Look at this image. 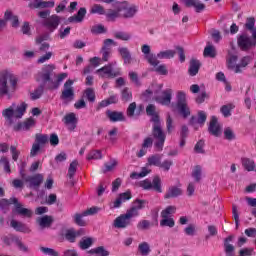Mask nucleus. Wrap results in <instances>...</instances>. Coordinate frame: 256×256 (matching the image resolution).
I'll use <instances>...</instances> for the list:
<instances>
[{
    "label": "nucleus",
    "instance_id": "0eeeda50",
    "mask_svg": "<svg viewBox=\"0 0 256 256\" xmlns=\"http://www.w3.org/2000/svg\"><path fill=\"white\" fill-rule=\"evenodd\" d=\"M53 71H55V65L48 64L42 68L41 72L38 74V77L36 78L37 81H42L44 86L46 85V89L50 81H53L51 80Z\"/></svg>",
    "mask_w": 256,
    "mask_h": 256
},
{
    "label": "nucleus",
    "instance_id": "a878e982",
    "mask_svg": "<svg viewBox=\"0 0 256 256\" xmlns=\"http://www.w3.org/2000/svg\"><path fill=\"white\" fill-rule=\"evenodd\" d=\"M131 197L132 196L129 191L119 194L118 198L113 202L112 209H119V207H121L125 201H129Z\"/></svg>",
    "mask_w": 256,
    "mask_h": 256
},
{
    "label": "nucleus",
    "instance_id": "37998d69",
    "mask_svg": "<svg viewBox=\"0 0 256 256\" xmlns=\"http://www.w3.org/2000/svg\"><path fill=\"white\" fill-rule=\"evenodd\" d=\"M35 143L39 144L40 147L43 145H47L49 143V136L47 134H36L35 135Z\"/></svg>",
    "mask_w": 256,
    "mask_h": 256
},
{
    "label": "nucleus",
    "instance_id": "6ab92c4d",
    "mask_svg": "<svg viewBox=\"0 0 256 256\" xmlns=\"http://www.w3.org/2000/svg\"><path fill=\"white\" fill-rule=\"evenodd\" d=\"M118 54L124 62V65H131L133 63V56L127 47H119Z\"/></svg>",
    "mask_w": 256,
    "mask_h": 256
},
{
    "label": "nucleus",
    "instance_id": "603ef678",
    "mask_svg": "<svg viewBox=\"0 0 256 256\" xmlns=\"http://www.w3.org/2000/svg\"><path fill=\"white\" fill-rule=\"evenodd\" d=\"M138 250L140 251L141 255L147 256L151 253V248L149 247V243L142 242L138 246Z\"/></svg>",
    "mask_w": 256,
    "mask_h": 256
},
{
    "label": "nucleus",
    "instance_id": "e433bc0d",
    "mask_svg": "<svg viewBox=\"0 0 256 256\" xmlns=\"http://www.w3.org/2000/svg\"><path fill=\"white\" fill-rule=\"evenodd\" d=\"M117 165H119V162L116 159H110L109 162L104 164L102 173H111L112 171H115Z\"/></svg>",
    "mask_w": 256,
    "mask_h": 256
},
{
    "label": "nucleus",
    "instance_id": "79ce46f5",
    "mask_svg": "<svg viewBox=\"0 0 256 256\" xmlns=\"http://www.w3.org/2000/svg\"><path fill=\"white\" fill-rule=\"evenodd\" d=\"M12 241L15 243L16 247H18L19 251H22L23 253H29V246L25 245L19 237H13Z\"/></svg>",
    "mask_w": 256,
    "mask_h": 256
},
{
    "label": "nucleus",
    "instance_id": "f257e3e1",
    "mask_svg": "<svg viewBox=\"0 0 256 256\" xmlns=\"http://www.w3.org/2000/svg\"><path fill=\"white\" fill-rule=\"evenodd\" d=\"M17 91V76L10 72L0 73V99L6 97L13 99V95Z\"/></svg>",
    "mask_w": 256,
    "mask_h": 256
},
{
    "label": "nucleus",
    "instance_id": "39448f33",
    "mask_svg": "<svg viewBox=\"0 0 256 256\" xmlns=\"http://www.w3.org/2000/svg\"><path fill=\"white\" fill-rule=\"evenodd\" d=\"M238 47L241 51H249L251 47L256 45V30L253 31L252 38L247 36V34L240 35L237 40Z\"/></svg>",
    "mask_w": 256,
    "mask_h": 256
},
{
    "label": "nucleus",
    "instance_id": "c03bdc74",
    "mask_svg": "<svg viewBox=\"0 0 256 256\" xmlns=\"http://www.w3.org/2000/svg\"><path fill=\"white\" fill-rule=\"evenodd\" d=\"M175 50H165L157 54V59H173L175 57Z\"/></svg>",
    "mask_w": 256,
    "mask_h": 256
},
{
    "label": "nucleus",
    "instance_id": "423d86ee",
    "mask_svg": "<svg viewBox=\"0 0 256 256\" xmlns=\"http://www.w3.org/2000/svg\"><path fill=\"white\" fill-rule=\"evenodd\" d=\"M177 99V109L181 115L184 117H189L191 115V110L187 106V95L183 91H178L176 95Z\"/></svg>",
    "mask_w": 256,
    "mask_h": 256
},
{
    "label": "nucleus",
    "instance_id": "09e8293b",
    "mask_svg": "<svg viewBox=\"0 0 256 256\" xmlns=\"http://www.w3.org/2000/svg\"><path fill=\"white\" fill-rule=\"evenodd\" d=\"M233 109H235V105L227 104V105H223L220 108V111H221L223 117H231V111H233Z\"/></svg>",
    "mask_w": 256,
    "mask_h": 256
},
{
    "label": "nucleus",
    "instance_id": "864d4df0",
    "mask_svg": "<svg viewBox=\"0 0 256 256\" xmlns=\"http://www.w3.org/2000/svg\"><path fill=\"white\" fill-rule=\"evenodd\" d=\"M90 13L93 15H105V8L101 4H94L90 9Z\"/></svg>",
    "mask_w": 256,
    "mask_h": 256
},
{
    "label": "nucleus",
    "instance_id": "72a5a7b5",
    "mask_svg": "<svg viewBox=\"0 0 256 256\" xmlns=\"http://www.w3.org/2000/svg\"><path fill=\"white\" fill-rule=\"evenodd\" d=\"M115 10L110 9L106 13V17L109 21H115L118 17H122L121 11H119V2L114 5Z\"/></svg>",
    "mask_w": 256,
    "mask_h": 256
},
{
    "label": "nucleus",
    "instance_id": "69168bd1",
    "mask_svg": "<svg viewBox=\"0 0 256 256\" xmlns=\"http://www.w3.org/2000/svg\"><path fill=\"white\" fill-rule=\"evenodd\" d=\"M146 113H147V115H150L152 123H153L154 117H157L159 119V115L155 112V105H153V104H150L147 106Z\"/></svg>",
    "mask_w": 256,
    "mask_h": 256
},
{
    "label": "nucleus",
    "instance_id": "c756f323",
    "mask_svg": "<svg viewBox=\"0 0 256 256\" xmlns=\"http://www.w3.org/2000/svg\"><path fill=\"white\" fill-rule=\"evenodd\" d=\"M67 79V73H61L56 77V81H50L49 85L47 86V89L50 91H53L54 89H59V85L63 83Z\"/></svg>",
    "mask_w": 256,
    "mask_h": 256
},
{
    "label": "nucleus",
    "instance_id": "ea45409f",
    "mask_svg": "<svg viewBox=\"0 0 256 256\" xmlns=\"http://www.w3.org/2000/svg\"><path fill=\"white\" fill-rule=\"evenodd\" d=\"M177 211V207L175 206H168L161 212L162 219H172L171 216L175 215Z\"/></svg>",
    "mask_w": 256,
    "mask_h": 256
},
{
    "label": "nucleus",
    "instance_id": "2f4dec72",
    "mask_svg": "<svg viewBox=\"0 0 256 256\" xmlns=\"http://www.w3.org/2000/svg\"><path fill=\"white\" fill-rule=\"evenodd\" d=\"M106 115L112 123H117L118 121H125V115H123V112L108 110L106 112Z\"/></svg>",
    "mask_w": 256,
    "mask_h": 256
},
{
    "label": "nucleus",
    "instance_id": "7c9ffc66",
    "mask_svg": "<svg viewBox=\"0 0 256 256\" xmlns=\"http://www.w3.org/2000/svg\"><path fill=\"white\" fill-rule=\"evenodd\" d=\"M85 15H87V9L80 8L76 15L68 18L69 23H81L83 19H85Z\"/></svg>",
    "mask_w": 256,
    "mask_h": 256
},
{
    "label": "nucleus",
    "instance_id": "4468645a",
    "mask_svg": "<svg viewBox=\"0 0 256 256\" xmlns=\"http://www.w3.org/2000/svg\"><path fill=\"white\" fill-rule=\"evenodd\" d=\"M85 235L84 229L75 230L73 228L66 230L64 237L69 243H75L77 237H83Z\"/></svg>",
    "mask_w": 256,
    "mask_h": 256
},
{
    "label": "nucleus",
    "instance_id": "f03ea898",
    "mask_svg": "<svg viewBox=\"0 0 256 256\" xmlns=\"http://www.w3.org/2000/svg\"><path fill=\"white\" fill-rule=\"evenodd\" d=\"M25 111H27V103L25 102H22L17 106L13 103L10 107L4 109L2 111V116L6 121V125L11 127L17 120L22 119L25 115Z\"/></svg>",
    "mask_w": 256,
    "mask_h": 256
},
{
    "label": "nucleus",
    "instance_id": "393cba45",
    "mask_svg": "<svg viewBox=\"0 0 256 256\" xmlns=\"http://www.w3.org/2000/svg\"><path fill=\"white\" fill-rule=\"evenodd\" d=\"M64 123L67 125L69 131H75V128L77 127V116H75V113L66 114Z\"/></svg>",
    "mask_w": 256,
    "mask_h": 256
},
{
    "label": "nucleus",
    "instance_id": "bf43d9fd",
    "mask_svg": "<svg viewBox=\"0 0 256 256\" xmlns=\"http://www.w3.org/2000/svg\"><path fill=\"white\" fill-rule=\"evenodd\" d=\"M128 77L136 87H141V81L139 80V75L136 72H129Z\"/></svg>",
    "mask_w": 256,
    "mask_h": 256
},
{
    "label": "nucleus",
    "instance_id": "473e14b6",
    "mask_svg": "<svg viewBox=\"0 0 256 256\" xmlns=\"http://www.w3.org/2000/svg\"><path fill=\"white\" fill-rule=\"evenodd\" d=\"M10 226L14 228L15 231H19L20 233H31V229L27 227V225L16 220H11Z\"/></svg>",
    "mask_w": 256,
    "mask_h": 256
},
{
    "label": "nucleus",
    "instance_id": "3c124183",
    "mask_svg": "<svg viewBox=\"0 0 256 256\" xmlns=\"http://www.w3.org/2000/svg\"><path fill=\"white\" fill-rule=\"evenodd\" d=\"M100 53L102 55L101 61L107 62L109 59H111V48L109 47H102L100 50Z\"/></svg>",
    "mask_w": 256,
    "mask_h": 256
},
{
    "label": "nucleus",
    "instance_id": "412c9836",
    "mask_svg": "<svg viewBox=\"0 0 256 256\" xmlns=\"http://www.w3.org/2000/svg\"><path fill=\"white\" fill-rule=\"evenodd\" d=\"M30 9H49L55 7V1H41L31 2L28 4Z\"/></svg>",
    "mask_w": 256,
    "mask_h": 256
},
{
    "label": "nucleus",
    "instance_id": "f8f14e48",
    "mask_svg": "<svg viewBox=\"0 0 256 256\" xmlns=\"http://www.w3.org/2000/svg\"><path fill=\"white\" fill-rule=\"evenodd\" d=\"M171 99H173L172 89L163 90L160 96L155 97L156 103H159L160 105H165V106L171 105Z\"/></svg>",
    "mask_w": 256,
    "mask_h": 256
},
{
    "label": "nucleus",
    "instance_id": "13d9d810",
    "mask_svg": "<svg viewBox=\"0 0 256 256\" xmlns=\"http://www.w3.org/2000/svg\"><path fill=\"white\" fill-rule=\"evenodd\" d=\"M87 159L88 161H91V159H103V154L101 153V150H93L87 155Z\"/></svg>",
    "mask_w": 256,
    "mask_h": 256
},
{
    "label": "nucleus",
    "instance_id": "cd10ccee",
    "mask_svg": "<svg viewBox=\"0 0 256 256\" xmlns=\"http://www.w3.org/2000/svg\"><path fill=\"white\" fill-rule=\"evenodd\" d=\"M184 5L187 7H194L196 13H201V11H205V4H203L199 0H184Z\"/></svg>",
    "mask_w": 256,
    "mask_h": 256
},
{
    "label": "nucleus",
    "instance_id": "9b49d317",
    "mask_svg": "<svg viewBox=\"0 0 256 256\" xmlns=\"http://www.w3.org/2000/svg\"><path fill=\"white\" fill-rule=\"evenodd\" d=\"M7 21H11V25L14 29L19 27V17L14 15L11 10H7L4 13V20H0V33L1 29H5V27H7Z\"/></svg>",
    "mask_w": 256,
    "mask_h": 256
},
{
    "label": "nucleus",
    "instance_id": "de8ad7c7",
    "mask_svg": "<svg viewBox=\"0 0 256 256\" xmlns=\"http://www.w3.org/2000/svg\"><path fill=\"white\" fill-rule=\"evenodd\" d=\"M93 245V238L87 237V238H82L79 242V247L82 250L89 249Z\"/></svg>",
    "mask_w": 256,
    "mask_h": 256
},
{
    "label": "nucleus",
    "instance_id": "7ed1b4c3",
    "mask_svg": "<svg viewBox=\"0 0 256 256\" xmlns=\"http://www.w3.org/2000/svg\"><path fill=\"white\" fill-rule=\"evenodd\" d=\"M152 121V136L156 141L154 145L158 151H163L165 139H167V133L163 131V123L161 122V118L154 116Z\"/></svg>",
    "mask_w": 256,
    "mask_h": 256
},
{
    "label": "nucleus",
    "instance_id": "2eb2a0df",
    "mask_svg": "<svg viewBox=\"0 0 256 256\" xmlns=\"http://www.w3.org/2000/svg\"><path fill=\"white\" fill-rule=\"evenodd\" d=\"M13 205H15L16 213L22 217H27L28 219L33 217V211L29 208H23V204L19 203L17 198L12 199Z\"/></svg>",
    "mask_w": 256,
    "mask_h": 256
},
{
    "label": "nucleus",
    "instance_id": "58836bf2",
    "mask_svg": "<svg viewBox=\"0 0 256 256\" xmlns=\"http://www.w3.org/2000/svg\"><path fill=\"white\" fill-rule=\"evenodd\" d=\"M203 55L204 57H210V59H215V57H217V49L215 48V46L208 44L204 48Z\"/></svg>",
    "mask_w": 256,
    "mask_h": 256
},
{
    "label": "nucleus",
    "instance_id": "338daca9",
    "mask_svg": "<svg viewBox=\"0 0 256 256\" xmlns=\"http://www.w3.org/2000/svg\"><path fill=\"white\" fill-rule=\"evenodd\" d=\"M245 27H246V29H248V31H251V33L253 35V32L256 30V28H255V18H253V17L247 18Z\"/></svg>",
    "mask_w": 256,
    "mask_h": 256
},
{
    "label": "nucleus",
    "instance_id": "a19ab883",
    "mask_svg": "<svg viewBox=\"0 0 256 256\" xmlns=\"http://www.w3.org/2000/svg\"><path fill=\"white\" fill-rule=\"evenodd\" d=\"M242 167H244V169L246 171H255V161L251 160L250 158H242Z\"/></svg>",
    "mask_w": 256,
    "mask_h": 256
},
{
    "label": "nucleus",
    "instance_id": "8fccbe9b",
    "mask_svg": "<svg viewBox=\"0 0 256 256\" xmlns=\"http://www.w3.org/2000/svg\"><path fill=\"white\" fill-rule=\"evenodd\" d=\"M249 61H251V58H249V56H245L244 58H242L240 64L234 67V73H241V67H247V65H249Z\"/></svg>",
    "mask_w": 256,
    "mask_h": 256
},
{
    "label": "nucleus",
    "instance_id": "5fc2aeb1",
    "mask_svg": "<svg viewBox=\"0 0 256 256\" xmlns=\"http://www.w3.org/2000/svg\"><path fill=\"white\" fill-rule=\"evenodd\" d=\"M160 227H169L173 229L175 227V220L173 218H162L160 220Z\"/></svg>",
    "mask_w": 256,
    "mask_h": 256
},
{
    "label": "nucleus",
    "instance_id": "680f3d73",
    "mask_svg": "<svg viewBox=\"0 0 256 256\" xmlns=\"http://www.w3.org/2000/svg\"><path fill=\"white\" fill-rule=\"evenodd\" d=\"M45 90V86L44 85H40L32 94H31V99H33V101L39 99L41 97V95H43V91Z\"/></svg>",
    "mask_w": 256,
    "mask_h": 256
},
{
    "label": "nucleus",
    "instance_id": "1a4fd4ad",
    "mask_svg": "<svg viewBox=\"0 0 256 256\" xmlns=\"http://www.w3.org/2000/svg\"><path fill=\"white\" fill-rule=\"evenodd\" d=\"M119 11H121V15L124 19H132V17L137 15L139 8L135 5H129L127 2H119Z\"/></svg>",
    "mask_w": 256,
    "mask_h": 256
},
{
    "label": "nucleus",
    "instance_id": "c9c22d12",
    "mask_svg": "<svg viewBox=\"0 0 256 256\" xmlns=\"http://www.w3.org/2000/svg\"><path fill=\"white\" fill-rule=\"evenodd\" d=\"M191 175L196 183H200L203 178V167L201 165L194 166Z\"/></svg>",
    "mask_w": 256,
    "mask_h": 256
},
{
    "label": "nucleus",
    "instance_id": "20e7f679",
    "mask_svg": "<svg viewBox=\"0 0 256 256\" xmlns=\"http://www.w3.org/2000/svg\"><path fill=\"white\" fill-rule=\"evenodd\" d=\"M139 187L145 189L146 191H151L153 189L157 193H163V188L161 187V177L155 176L151 182L150 179H145L138 183Z\"/></svg>",
    "mask_w": 256,
    "mask_h": 256
},
{
    "label": "nucleus",
    "instance_id": "bb28decb",
    "mask_svg": "<svg viewBox=\"0 0 256 256\" xmlns=\"http://www.w3.org/2000/svg\"><path fill=\"white\" fill-rule=\"evenodd\" d=\"M205 121H207V114L203 111L198 112V117L192 116L190 119V125H195L198 123L200 127H203L205 125Z\"/></svg>",
    "mask_w": 256,
    "mask_h": 256
},
{
    "label": "nucleus",
    "instance_id": "a18cd8bd",
    "mask_svg": "<svg viewBox=\"0 0 256 256\" xmlns=\"http://www.w3.org/2000/svg\"><path fill=\"white\" fill-rule=\"evenodd\" d=\"M78 166H79V162L77 160H74L71 162V164L68 168V174H67L69 179H73V177H75V173H77Z\"/></svg>",
    "mask_w": 256,
    "mask_h": 256
},
{
    "label": "nucleus",
    "instance_id": "774afa93",
    "mask_svg": "<svg viewBox=\"0 0 256 256\" xmlns=\"http://www.w3.org/2000/svg\"><path fill=\"white\" fill-rule=\"evenodd\" d=\"M255 255V250L253 248H243L239 251V256H252Z\"/></svg>",
    "mask_w": 256,
    "mask_h": 256
},
{
    "label": "nucleus",
    "instance_id": "4be33fe9",
    "mask_svg": "<svg viewBox=\"0 0 256 256\" xmlns=\"http://www.w3.org/2000/svg\"><path fill=\"white\" fill-rule=\"evenodd\" d=\"M183 195V190L178 186H170L164 195V199H175Z\"/></svg>",
    "mask_w": 256,
    "mask_h": 256
},
{
    "label": "nucleus",
    "instance_id": "aec40b11",
    "mask_svg": "<svg viewBox=\"0 0 256 256\" xmlns=\"http://www.w3.org/2000/svg\"><path fill=\"white\" fill-rule=\"evenodd\" d=\"M235 240V235H230L224 239V251L226 256H235V246H233V241Z\"/></svg>",
    "mask_w": 256,
    "mask_h": 256
},
{
    "label": "nucleus",
    "instance_id": "e2e57ef3",
    "mask_svg": "<svg viewBox=\"0 0 256 256\" xmlns=\"http://www.w3.org/2000/svg\"><path fill=\"white\" fill-rule=\"evenodd\" d=\"M114 37L115 39H120V41H129L131 39V34L127 32H116Z\"/></svg>",
    "mask_w": 256,
    "mask_h": 256
},
{
    "label": "nucleus",
    "instance_id": "ddd939ff",
    "mask_svg": "<svg viewBox=\"0 0 256 256\" xmlns=\"http://www.w3.org/2000/svg\"><path fill=\"white\" fill-rule=\"evenodd\" d=\"M59 23H61V17L52 15L44 20V27H46L50 33H53V31L59 27Z\"/></svg>",
    "mask_w": 256,
    "mask_h": 256
},
{
    "label": "nucleus",
    "instance_id": "49530a36",
    "mask_svg": "<svg viewBox=\"0 0 256 256\" xmlns=\"http://www.w3.org/2000/svg\"><path fill=\"white\" fill-rule=\"evenodd\" d=\"M227 62H228L229 69H233L235 71V67H237V65H236V63H237V55L232 54L231 51H229L228 52Z\"/></svg>",
    "mask_w": 256,
    "mask_h": 256
},
{
    "label": "nucleus",
    "instance_id": "0e129e2a",
    "mask_svg": "<svg viewBox=\"0 0 256 256\" xmlns=\"http://www.w3.org/2000/svg\"><path fill=\"white\" fill-rule=\"evenodd\" d=\"M40 251L44 255H49V256H59V252L53 248H47V247H40Z\"/></svg>",
    "mask_w": 256,
    "mask_h": 256
},
{
    "label": "nucleus",
    "instance_id": "c85d7f7f",
    "mask_svg": "<svg viewBox=\"0 0 256 256\" xmlns=\"http://www.w3.org/2000/svg\"><path fill=\"white\" fill-rule=\"evenodd\" d=\"M199 69H201V62L195 58H192L190 60V66L188 69L190 77H195V75L199 73Z\"/></svg>",
    "mask_w": 256,
    "mask_h": 256
},
{
    "label": "nucleus",
    "instance_id": "6e6d98bb",
    "mask_svg": "<svg viewBox=\"0 0 256 256\" xmlns=\"http://www.w3.org/2000/svg\"><path fill=\"white\" fill-rule=\"evenodd\" d=\"M152 223L149 220H142L140 222H138L137 224V229H139V231H147V229H151L152 227Z\"/></svg>",
    "mask_w": 256,
    "mask_h": 256
},
{
    "label": "nucleus",
    "instance_id": "9d476101",
    "mask_svg": "<svg viewBox=\"0 0 256 256\" xmlns=\"http://www.w3.org/2000/svg\"><path fill=\"white\" fill-rule=\"evenodd\" d=\"M73 80L69 79L64 83V90L61 94V99L64 103H70L75 99V90H73Z\"/></svg>",
    "mask_w": 256,
    "mask_h": 256
},
{
    "label": "nucleus",
    "instance_id": "5701e85b",
    "mask_svg": "<svg viewBox=\"0 0 256 256\" xmlns=\"http://www.w3.org/2000/svg\"><path fill=\"white\" fill-rule=\"evenodd\" d=\"M53 216L44 215L36 219V223L39 225L40 229H49L53 225Z\"/></svg>",
    "mask_w": 256,
    "mask_h": 256
},
{
    "label": "nucleus",
    "instance_id": "4c0bfd02",
    "mask_svg": "<svg viewBox=\"0 0 256 256\" xmlns=\"http://www.w3.org/2000/svg\"><path fill=\"white\" fill-rule=\"evenodd\" d=\"M161 154H154L148 157L147 164L148 166L159 167L161 165Z\"/></svg>",
    "mask_w": 256,
    "mask_h": 256
},
{
    "label": "nucleus",
    "instance_id": "a211bd4d",
    "mask_svg": "<svg viewBox=\"0 0 256 256\" xmlns=\"http://www.w3.org/2000/svg\"><path fill=\"white\" fill-rule=\"evenodd\" d=\"M31 127H35V119L28 118L24 122H20L13 126V131H29Z\"/></svg>",
    "mask_w": 256,
    "mask_h": 256
},
{
    "label": "nucleus",
    "instance_id": "b1692460",
    "mask_svg": "<svg viewBox=\"0 0 256 256\" xmlns=\"http://www.w3.org/2000/svg\"><path fill=\"white\" fill-rule=\"evenodd\" d=\"M129 225H131V220L125 214L120 215L114 220V227L116 229H125Z\"/></svg>",
    "mask_w": 256,
    "mask_h": 256
},
{
    "label": "nucleus",
    "instance_id": "6e6552de",
    "mask_svg": "<svg viewBox=\"0 0 256 256\" xmlns=\"http://www.w3.org/2000/svg\"><path fill=\"white\" fill-rule=\"evenodd\" d=\"M115 65H117V62H111L96 70V73L102 78L107 77L108 79H115V77H119V75H121L119 71H113V66Z\"/></svg>",
    "mask_w": 256,
    "mask_h": 256
},
{
    "label": "nucleus",
    "instance_id": "052dcab7",
    "mask_svg": "<svg viewBox=\"0 0 256 256\" xmlns=\"http://www.w3.org/2000/svg\"><path fill=\"white\" fill-rule=\"evenodd\" d=\"M224 139L227 141L235 140V132L230 127L224 129Z\"/></svg>",
    "mask_w": 256,
    "mask_h": 256
},
{
    "label": "nucleus",
    "instance_id": "4d7b16f0",
    "mask_svg": "<svg viewBox=\"0 0 256 256\" xmlns=\"http://www.w3.org/2000/svg\"><path fill=\"white\" fill-rule=\"evenodd\" d=\"M84 97H86L90 103H95V90H93V88H87L84 91Z\"/></svg>",
    "mask_w": 256,
    "mask_h": 256
},
{
    "label": "nucleus",
    "instance_id": "f3484780",
    "mask_svg": "<svg viewBox=\"0 0 256 256\" xmlns=\"http://www.w3.org/2000/svg\"><path fill=\"white\" fill-rule=\"evenodd\" d=\"M43 180V174H35L34 176L26 178V182L29 183V187L31 189H35V191H39V187H41V183H43Z\"/></svg>",
    "mask_w": 256,
    "mask_h": 256
},
{
    "label": "nucleus",
    "instance_id": "f704fd0d",
    "mask_svg": "<svg viewBox=\"0 0 256 256\" xmlns=\"http://www.w3.org/2000/svg\"><path fill=\"white\" fill-rule=\"evenodd\" d=\"M83 217H87L85 215V212L74 214L72 216V219H73L74 223L76 225H78V227H87V221H85V219H83Z\"/></svg>",
    "mask_w": 256,
    "mask_h": 256
},
{
    "label": "nucleus",
    "instance_id": "dca6fc26",
    "mask_svg": "<svg viewBox=\"0 0 256 256\" xmlns=\"http://www.w3.org/2000/svg\"><path fill=\"white\" fill-rule=\"evenodd\" d=\"M221 129L222 127L221 124H219L217 117L212 116L208 127L209 134L214 137H221Z\"/></svg>",
    "mask_w": 256,
    "mask_h": 256
}]
</instances>
